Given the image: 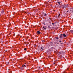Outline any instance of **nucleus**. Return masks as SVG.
Wrapping results in <instances>:
<instances>
[{"label":"nucleus","mask_w":73,"mask_h":73,"mask_svg":"<svg viewBox=\"0 0 73 73\" xmlns=\"http://www.w3.org/2000/svg\"><path fill=\"white\" fill-rule=\"evenodd\" d=\"M69 69V68H68L67 69Z\"/></svg>","instance_id":"31"},{"label":"nucleus","mask_w":73,"mask_h":73,"mask_svg":"<svg viewBox=\"0 0 73 73\" xmlns=\"http://www.w3.org/2000/svg\"><path fill=\"white\" fill-rule=\"evenodd\" d=\"M39 68L40 69H41V68H40V67H39Z\"/></svg>","instance_id":"25"},{"label":"nucleus","mask_w":73,"mask_h":73,"mask_svg":"<svg viewBox=\"0 0 73 73\" xmlns=\"http://www.w3.org/2000/svg\"><path fill=\"white\" fill-rule=\"evenodd\" d=\"M57 44H59V42H58Z\"/></svg>","instance_id":"24"},{"label":"nucleus","mask_w":73,"mask_h":73,"mask_svg":"<svg viewBox=\"0 0 73 73\" xmlns=\"http://www.w3.org/2000/svg\"><path fill=\"white\" fill-rule=\"evenodd\" d=\"M45 13H43V15H45Z\"/></svg>","instance_id":"12"},{"label":"nucleus","mask_w":73,"mask_h":73,"mask_svg":"<svg viewBox=\"0 0 73 73\" xmlns=\"http://www.w3.org/2000/svg\"><path fill=\"white\" fill-rule=\"evenodd\" d=\"M62 7L63 9H65V7H66V6H65V5H62Z\"/></svg>","instance_id":"2"},{"label":"nucleus","mask_w":73,"mask_h":73,"mask_svg":"<svg viewBox=\"0 0 73 73\" xmlns=\"http://www.w3.org/2000/svg\"><path fill=\"white\" fill-rule=\"evenodd\" d=\"M56 39H59V38L58 37H56Z\"/></svg>","instance_id":"13"},{"label":"nucleus","mask_w":73,"mask_h":73,"mask_svg":"<svg viewBox=\"0 0 73 73\" xmlns=\"http://www.w3.org/2000/svg\"><path fill=\"white\" fill-rule=\"evenodd\" d=\"M24 66H25V67H26V66H25V64L24 65Z\"/></svg>","instance_id":"19"},{"label":"nucleus","mask_w":73,"mask_h":73,"mask_svg":"<svg viewBox=\"0 0 73 73\" xmlns=\"http://www.w3.org/2000/svg\"><path fill=\"white\" fill-rule=\"evenodd\" d=\"M65 8H66V7H65Z\"/></svg>","instance_id":"37"},{"label":"nucleus","mask_w":73,"mask_h":73,"mask_svg":"<svg viewBox=\"0 0 73 73\" xmlns=\"http://www.w3.org/2000/svg\"><path fill=\"white\" fill-rule=\"evenodd\" d=\"M43 28H44V29H46V28H45V27H44V26L43 27Z\"/></svg>","instance_id":"16"},{"label":"nucleus","mask_w":73,"mask_h":73,"mask_svg":"<svg viewBox=\"0 0 73 73\" xmlns=\"http://www.w3.org/2000/svg\"><path fill=\"white\" fill-rule=\"evenodd\" d=\"M59 41L60 44H61V42H64L63 41V40H59Z\"/></svg>","instance_id":"3"},{"label":"nucleus","mask_w":73,"mask_h":73,"mask_svg":"<svg viewBox=\"0 0 73 73\" xmlns=\"http://www.w3.org/2000/svg\"><path fill=\"white\" fill-rule=\"evenodd\" d=\"M56 41H57V40H56Z\"/></svg>","instance_id":"39"},{"label":"nucleus","mask_w":73,"mask_h":73,"mask_svg":"<svg viewBox=\"0 0 73 73\" xmlns=\"http://www.w3.org/2000/svg\"><path fill=\"white\" fill-rule=\"evenodd\" d=\"M60 54H61V52H59Z\"/></svg>","instance_id":"30"},{"label":"nucleus","mask_w":73,"mask_h":73,"mask_svg":"<svg viewBox=\"0 0 73 73\" xmlns=\"http://www.w3.org/2000/svg\"><path fill=\"white\" fill-rule=\"evenodd\" d=\"M63 73H65V72L64 71V72H63Z\"/></svg>","instance_id":"29"},{"label":"nucleus","mask_w":73,"mask_h":73,"mask_svg":"<svg viewBox=\"0 0 73 73\" xmlns=\"http://www.w3.org/2000/svg\"><path fill=\"white\" fill-rule=\"evenodd\" d=\"M42 42H45V41L44 40H42Z\"/></svg>","instance_id":"18"},{"label":"nucleus","mask_w":73,"mask_h":73,"mask_svg":"<svg viewBox=\"0 0 73 73\" xmlns=\"http://www.w3.org/2000/svg\"><path fill=\"white\" fill-rule=\"evenodd\" d=\"M63 36H64V37H66V35L65 33L63 34Z\"/></svg>","instance_id":"4"},{"label":"nucleus","mask_w":73,"mask_h":73,"mask_svg":"<svg viewBox=\"0 0 73 73\" xmlns=\"http://www.w3.org/2000/svg\"><path fill=\"white\" fill-rule=\"evenodd\" d=\"M59 36L60 38H62L64 37V36H63V34H61Z\"/></svg>","instance_id":"1"},{"label":"nucleus","mask_w":73,"mask_h":73,"mask_svg":"<svg viewBox=\"0 0 73 73\" xmlns=\"http://www.w3.org/2000/svg\"><path fill=\"white\" fill-rule=\"evenodd\" d=\"M68 12V11H67V12Z\"/></svg>","instance_id":"34"},{"label":"nucleus","mask_w":73,"mask_h":73,"mask_svg":"<svg viewBox=\"0 0 73 73\" xmlns=\"http://www.w3.org/2000/svg\"><path fill=\"white\" fill-rule=\"evenodd\" d=\"M48 28H50V27L49 26H48Z\"/></svg>","instance_id":"20"},{"label":"nucleus","mask_w":73,"mask_h":73,"mask_svg":"<svg viewBox=\"0 0 73 73\" xmlns=\"http://www.w3.org/2000/svg\"><path fill=\"white\" fill-rule=\"evenodd\" d=\"M44 16H47V14H44Z\"/></svg>","instance_id":"14"},{"label":"nucleus","mask_w":73,"mask_h":73,"mask_svg":"<svg viewBox=\"0 0 73 73\" xmlns=\"http://www.w3.org/2000/svg\"><path fill=\"white\" fill-rule=\"evenodd\" d=\"M52 25H54V23H52Z\"/></svg>","instance_id":"21"},{"label":"nucleus","mask_w":73,"mask_h":73,"mask_svg":"<svg viewBox=\"0 0 73 73\" xmlns=\"http://www.w3.org/2000/svg\"><path fill=\"white\" fill-rule=\"evenodd\" d=\"M54 64H55V63L54 62Z\"/></svg>","instance_id":"33"},{"label":"nucleus","mask_w":73,"mask_h":73,"mask_svg":"<svg viewBox=\"0 0 73 73\" xmlns=\"http://www.w3.org/2000/svg\"><path fill=\"white\" fill-rule=\"evenodd\" d=\"M22 67H23V66H24V65H22Z\"/></svg>","instance_id":"26"},{"label":"nucleus","mask_w":73,"mask_h":73,"mask_svg":"<svg viewBox=\"0 0 73 73\" xmlns=\"http://www.w3.org/2000/svg\"><path fill=\"white\" fill-rule=\"evenodd\" d=\"M4 12V11L2 10V11H1V13L2 14Z\"/></svg>","instance_id":"8"},{"label":"nucleus","mask_w":73,"mask_h":73,"mask_svg":"<svg viewBox=\"0 0 73 73\" xmlns=\"http://www.w3.org/2000/svg\"><path fill=\"white\" fill-rule=\"evenodd\" d=\"M60 14H59V15H58V17H59L60 16Z\"/></svg>","instance_id":"17"},{"label":"nucleus","mask_w":73,"mask_h":73,"mask_svg":"<svg viewBox=\"0 0 73 73\" xmlns=\"http://www.w3.org/2000/svg\"><path fill=\"white\" fill-rule=\"evenodd\" d=\"M9 70H10V69H9Z\"/></svg>","instance_id":"35"},{"label":"nucleus","mask_w":73,"mask_h":73,"mask_svg":"<svg viewBox=\"0 0 73 73\" xmlns=\"http://www.w3.org/2000/svg\"><path fill=\"white\" fill-rule=\"evenodd\" d=\"M37 34H41V32H40V31H38L37 32Z\"/></svg>","instance_id":"5"},{"label":"nucleus","mask_w":73,"mask_h":73,"mask_svg":"<svg viewBox=\"0 0 73 73\" xmlns=\"http://www.w3.org/2000/svg\"><path fill=\"white\" fill-rule=\"evenodd\" d=\"M24 50H27V48H25L24 49Z\"/></svg>","instance_id":"15"},{"label":"nucleus","mask_w":73,"mask_h":73,"mask_svg":"<svg viewBox=\"0 0 73 73\" xmlns=\"http://www.w3.org/2000/svg\"><path fill=\"white\" fill-rule=\"evenodd\" d=\"M54 43H56V42H54Z\"/></svg>","instance_id":"36"},{"label":"nucleus","mask_w":73,"mask_h":73,"mask_svg":"<svg viewBox=\"0 0 73 73\" xmlns=\"http://www.w3.org/2000/svg\"><path fill=\"white\" fill-rule=\"evenodd\" d=\"M42 51L44 50V49H43V48L42 47H41V49H40Z\"/></svg>","instance_id":"9"},{"label":"nucleus","mask_w":73,"mask_h":73,"mask_svg":"<svg viewBox=\"0 0 73 73\" xmlns=\"http://www.w3.org/2000/svg\"><path fill=\"white\" fill-rule=\"evenodd\" d=\"M63 42H62L61 43V44H63Z\"/></svg>","instance_id":"23"},{"label":"nucleus","mask_w":73,"mask_h":73,"mask_svg":"<svg viewBox=\"0 0 73 73\" xmlns=\"http://www.w3.org/2000/svg\"><path fill=\"white\" fill-rule=\"evenodd\" d=\"M49 19H50V18H49Z\"/></svg>","instance_id":"32"},{"label":"nucleus","mask_w":73,"mask_h":73,"mask_svg":"<svg viewBox=\"0 0 73 73\" xmlns=\"http://www.w3.org/2000/svg\"><path fill=\"white\" fill-rule=\"evenodd\" d=\"M21 69H23V68L21 67Z\"/></svg>","instance_id":"22"},{"label":"nucleus","mask_w":73,"mask_h":73,"mask_svg":"<svg viewBox=\"0 0 73 73\" xmlns=\"http://www.w3.org/2000/svg\"><path fill=\"white\" fill-rule=\"evenodd\" d=\"M25 13H26V12H25Z\"/></svg>","instance_id":"41"},{"label":"nucleus","mask_w":73,"mask_h":73,"mask_svg":"<svg viewBox=\"0 0 73 73\" xmlns=\"http://www.w3.org/2000/svg\"><path fill=\"white\" fill-rule=\"evenodd\" d=\"M9 62H7V64H9Z\"/></svg>","instance_id":"28"},{"label":"nucleus","mask_w":73,"mask_h":73,"mask_svg":"<svg viewBox=\"0 0 73 73\" xmlns=\"http://www.w3.org/2000/svg\"><path fill=\"white\" fill-rule=\"evenodd\" d=\"M67 35V36H68V35Z\"/></svg>","instance_id":"38"},{"label":"nucleus","mask_w":73,"mask_h":73,"mask_svg":"<svg viewBox=\"0 0 73 73\" xmlns=\"http://www.w3.org/2000/svg\"><path fill=\"white\" fill-rule=\"evenodd\" d=\"M57 8H61V7L59 5L57 6Z\"/></svg>","instance_id":"6"},{"label":"nucleus","mask_w":73,"mask_h":73,"mask_svg":"<svg viewBox=\"0 0 73 73\" xmlns=\"http://www.w3.org/2000/svg\"><path fill=\"white\" fill-rule=\"evenodd\" d=\"M72 12L73 13V11H72Z\"/></svg>","instance_id":"40"},{"label":"nucleus","mask_w":73,"mask_h":73,"mask_svg":"<svg viewBox=\"0 0 73 73\" xmlns=\"http://www.w3.org/2000/svg\"><path fill=\"white\" fill-rule=\"evenodd\" d=\"M51 7H52V5H51Z\"/></svg>","instance_id":"27"},{"label":"nucleus","mask_w":73,"mask_h":73,"mask_svg":"<svg viewBox=\"0 0 73 73\" xmlns=\"http://www.w3.org/2000/svg\"><path fill=\"white\" fill-rule=\"evenodd\" d=\"M51 50H54V47H51Z\"/></svg>","instance_id":"7"},{"label":"nucleus","mask_w":73,"mask_h":73,"mask_svg":"<svg viewBox=\"0 0 73 73\" xmlns=\"http://www.w3.org/2000/svg\"><path fill=\"white\" fill-rule=\"evenodd\" d=\"M70 32H71V33H73V30H70Z\"/></svg>","instance_id":"10"},{"label":"nucleus","mask_w":73,"mask_h":73,"mask_svg":"<svg viewBox=\"0 0 73 73\" xmlns=\"http://www.w3.org/2000/svg\"><path fill=\"white\" fill-rule=\"evenodd\" d=\"M58 4L60 5V4H61V3H60V2H58Z\"/></svg>","instance_id":"11"}]
</instances>
